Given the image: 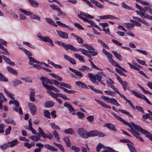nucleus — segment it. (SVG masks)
<instances>
[{"instance_id": "obj_18", "label": "nucleus", "mask_w": 152, "mask_h": 152, "mask_svg": "<svg viewBox=\"0 0 152 152\" xmlns=\"http://www.w3.org/2000/svg\"><path fill=\"white\" fill-rule=\"evenodd\" d=\"M31 91L30 94V100L32 102H34L35 101V90L34 89L31 88L30 89Z\"/></svg>"}, {"instance_id": "obj_3", "label": "nucleus", "mask_w": 152, "mask_h": 152, "mask_svg": "<svg viewBox=\"0 0 152 152\" xmlns=\"http://www.w3.org/2000/svg\"><path fill=\"white\" fill-rule=\"evenodd\" d=\"M82 16H84L90 19H93L94 18V16L91 15H90L88 14L87 13H85L83 12H80V14H78L77 15L78 17L86 22H88L89 23H90L91 25L94 26L95 23L93 21L90 20H88V19L83 17Z\"/></svg>"}, {"instance_id": "obj_59", "label": "nucleus", "mask_w": 152, "mask_h": 152, "mask_svg": "<svg viewBox=\"0 0 152 152\" xmlns=\"http://www.w3.org/2000/svg\"><path fill=\"white\" fill-rule=\"evenodd\" d=\"M50 7L53 9L56 10L58 11L60 9L59 7H58L56 5L54 4H51L50 5Z\"/></svg>"}, {"instance_id": "obj_33", "label": "nucleus", "mask_w": 152, "mask_h": 152, "mask_svg": "<svg viewBox=\"0 0 152 152\" xmlns=\"http://www.w3.org/2000/svg\"><path fill=\"white\" fill-rule=\"evenodd\" d=\"M79 70L82 72H83L85 71H91V69L88 66L85 65L82 66L79 68Z\"/></svg>"}, {"instance_id": "obj_20", "label": "nucleus", "mask_w": 152, "mask_h": 152, "mask_svg": "<svg viewBox=\"0 0 152 152\" xmlns=\"http://www.w3.org/2000/svg\"><path fill=\"white\" fill-rule=\"evenodd\" d=\"M78 49L79 50H80L81 53L87 56L88 58H90L91 60H92V58L90 55L88 53L89 51L87 50L84 49H82L81 48H79Z\"/></svg>"}, {"instance_id": "obj_10", "label": "nucleus", "mask_w": 152, "mask_h": 152, "mask_svg": "<svg viewBox=\"0 0 152 152\" xmlns=\"http://www.w3.org/2000/svg\"><path fill=\"white\" fill-rule=\"evenodd\" d=\"M28 105L31 113L34 115L37 112V109L34 103L31 102L28 103Z\"/></svg>"}, {"instance_id": "obj_64", "label": "nucleus", "mask_w": 152, "mask_h": 152, "mask_svg": "<svg viewBox=\"0 0 152 152\" xmlns=\"http://www.w3.org/2000/svg\"><path fill=\"white\" fill-rule=\"evenodd\" d=\"M43 86L46 88V89L48 91H51L52 90L53 86H50L47 84L44 85Z\"/></svg>"}, {"instance_id": "obj_42", "label": "nucleus", "mask_w": 152, "mask_h": 152, "mask_svg": "<svg viewBox=\"0 0 152 152\" xmlns=\"http://www.w3.org/2000/svg\"><path fill=\"white\" fill-rule=\"evenodd\" d=\"M49 74L53 77L59 81H62L63 80L62 78L57 75L53 73H50Z\"/></svg>"}, {"instance_id": "obj_7", "label": "nucleus", "mask_w": 152, "mask_h": 152, "mask_svg": "<svg viewBox=\"0 0 152 152\" xmlns=\"http://www.w3.org/2000/svg\"><path fill=\"white\" fill-rule=\"evenodd\" d=\"M37 37L41 40L45 42H48L50 44L51 46H54V44L52 40L50 39L48 36L44 37L41 36L40 34H39L37 35Z\"/></svg>"}, {"instance_id": "obj_48", "label": "nucleus", "mask_w": 152, "mask_h": 152, "mask_svg": "<svg viewBox=\"0 0 152 152\" xmlns=\"http://www.w3.org/2000/svg\"><path fill=\"white\" fill-rule=\"evenodd\" d=\"M123 88L124 91H126L127 89V86L129 84L126 81H123L121 83Z\"/></svg>"}, {"instance_id": "obj_51", "label": "nucleus", "mask_w": 152, "mask_h": 152, "mask_svg": "<svg viewBox=\"0 0 152 152\" xmlns=\"http://www.w3.org/2000/svg\"><path fill=\"white\" fill-rule=\"evenodd\" d=\"M30 138L34 141H37L39 140H40V138L38 137V136L33 135L30 137Z\"/></svg>"}, {"instance_id": "obj_16", "label": "nucleus", "mask_w": 152, "mask_h": 152, "mask_svg": "<svg viewBox=\"0 0 152 152\" xmlns=\"http://www.w3.org/2000/svg\"><path fill=\"white\" fill-rule=\"evenodd\" d=\"M58 35L61 38L67 39L68 38V35L65 32H62L58 30H56Z\"/></svg>"}, {"instance_id": "obj_5", "label": "nucleus", "mask_w": 152, "mask_h": 152, "mask_svg": "<svg viewBox=\"0 0 152 152\" xmlns=\"http://www.w3.org/2000/svg\"><path fill=\"white\" fill-rule=\"evenodd\" d=\"M106 55L107 56L109 61L113 65L117 67L122 70L124 71V72H127L124 68L121 67L118 63H117L112 59V58L113 56L111 53H109L106 54Z\"/></svg>"}, {"instance_id": "obj_17", "label": "nucleus", "mask_w": 152, "mask_h": 152, "mask_svg": "<svg viewBox=\"0 0 152 152\" xmlns=\"http://www.w3.org/2000/svg\"><path fill=\"white\" fill-rule=\"evenodd\" d=\"M69 69L70 70L75 73V75L78 77L79 78H80L83 76V73L79 71L74 69L70 67H69Z\"/></svg>"}, {"instance_id": "obj_35", "label": "nucleus", "mask_w": 152, "mask_h": 152, "mask_svg": "<svg viewBox=\"0 0 152 152\" xmlns=\"http://www.w3.org/2000/svg\"><path fill=\"white\" fill-rule=\"evenodd\" d=\"M121 5L122 7L124 9L129 10H134L133 8L126 4L124 2L122 3Z\"/></svg>"}, {"instance_id": "obj_54", "label": "nucleus", "mask_w": 152, "mask_h": 152, "mask_svg": "<svg viewBox=\"0 0 152 152\" xmlns=\"http://www.w3.org/2000/svg\"><path fill=\"white\" fill-rule=\"evenodd\" d=\"M88 61H90L91 66H92V67L93 68H94L97 70H102V69H101L99 68L98 66H97L96 65H95V64L90 59H89L88 60Z\"/></svg>"}, {"instance_id": "obj_57", "label": "nucleus", "mask_w": 152, "mask_h": 152, "mask_svg": "<svg viewBox=\"0 0 152 152\" xmlns=\"http://www.w3.org/2000/svg\"><path fill=\"white\" fill-rule=\"evenodd\" d=\"M35 144L34 143L29 144L28 142H25L24 143V146L27 147L28 149H30L32 146H33Z\"/></svg>"}, {"instance_id": "obj_26", "label": "nucleus", "mask_w": 152, "mask_h": 152, "mask_svg": "<svg viewBox=\"0 0 152 152\" xmlns=\"http://www.w3.org/2000/svg\"><path fill=\"white\" fill-rule=\"evenodd\" d=\"M88 76L92 83H96V75H94L92 73H89L88 74Z\"/></svg>"}, {"instance_id": "obj_12", "label": "nucleus", "mask_w": 152, "mask_h": 152, "mask_svg": "<svg viewBox=\"0 0 152 152\" xmlns=\"http://www.w3.org/2000/svg\"><path fill=\"white\" fill-rule=\"evenodd\" d=\"M136 7L140 11H143L144 13L146 12V11L150 12L152 10V9L149 6H146L143 8L137 3L136 4Z\"/></svg>"}, {"instance_id": "obj_62", "label": "nucleus", "mask_w": 152, "mask_h": 152, "mask_svg": "<svg viewBox=\"0 0 152 152\" xmlns=\"http://www.w3.org/2000/svg\"><path fill=\"white\" fill-rule=\"evenodd\" d=\"M102 152H114V151L112 148L108 147L105 148Z\"/></svg>"}, {"instance_id": "obj_32", "label": "nucleus", "mask_w": 152, "mask_h": 152, "mask_svg": "<svg viewBox=\"0 0 152 152\" xmlns=\"http://www.w3.org/2000/svg\"><path fill=\"white\" fill-rule=\"evenodd\" d=\"M7 69L9 72L12 74L15 75H17L18 74V72L16 70L10 66L7 67Z\"/></svg>"}, {"instance_id": "obj_52", "label": "nucleus", "mask_w": 152, "mask_h": 152, "mask_svg": "<svg viewBox=\"0 0 152 152\" xmlns=\"http://www.w3.org/2000/svg\"><path fill=\"white\" fill-rule=\"evenodd\" d=\"M98 42L101 44V45L105 48L109 49V47L106 44L103 42L102 40L99 39L98 40Z\"/></svg>"}, {"instance_id": "obj_56", "label": "nucleus", "mask_w": 152, "mask_h": 152, "mask_svg": "<svg viewBox=\"0 0 152 152\" xmlns=\"http://www.w3.org/2000/svg\"><path fill=\"white\" fill-rule=\"evenodd\" d=\"M44 115L45 117L48 118H50V112L48 110H46L44 112Z\"/></svg>"}, {"instance_id": "obj_15", "label": "nucleus", "mask_w": 152, "mask_h": 152, "mask_svg": "<svg viewBox=\"0 0 152 152\" xmlns=\"http://www.w3.org/2000/svg\"><path fill=\"white\" fill-rule=\"evenodd\" d=\"M64 106L65 107L68 108V110L69 112L71 113L72 115H75V110L71 106V105L66 102L64 103Z\"/></svg>"}, {"instance_id": "obj_46", "label": "nucleus", "mask_w": 152, "mask_h": 152, "mask_svg": "<svg viewBox=\"0 0 152 152\" xmlns=\"http://www.w3.org/2000/svg\"><path fill=\"white\" fill-rule=\"evenodd\" d=\"M83 46L86 47L87 49L93 51L95 50V49L91 45H88L86 43H84L83 45Z\"/></svg>"}, {"instance_id": "obj_30", "label": "nucleus", "mask_w": 152, "mask_h": 152, "mask_svg": "<svg viewBox=\"0 0 152 152\" xmlns=\"http://www.w3.org/2000/svg\"><path fill=\"white\" fill-rule=\"evenodd\" d=\"M2 57L3 60L7 64L12 65H15V63L12 62L9 58H7L4 55L2 56Z\"/></svg>"}, {"instance_id": "obj_45", "label": "nucleus", "mask_w": 152, "mask_h": 152, "mask_svg": "<svg viewBox=\"0 0 152 152\" xmlns=\"http://www.w3.org/2000/svg\"><path fill=\"white\" fill-rule=\"evenodd\" d=\"M96 80H97L102 85L104 86L105 85V83L102 80V76L99 75L98 74H96Z\"/></svg>"}, {"instance_id": "obj_39", "label": "nucleus", "mask_w": 152, "mask_h": 152, "mask_svg": "<svg viewBox=\"0 0 152 152\" xmlns=\"http://www.w3.org/2000/svg\"><path fill=\"white\" fill-rule=\"evenodd\" d=\"M110 102L113 104L117 106H120V104L118 103V101L114 98H111V100L110 101Z\"/></svg>"}, {"instance_id": "obj_8", "label": "nucleus", "mask_w": 152, "mask_h": 152, "mask_svg": "<svg viewBox=\"0 0 152 152\" xmlns=\"http://www.w3.org/2000/svg\"><path fill=\"white\" fill-rule=\"evenodd\" d=\"M77 133L82 138L88 137V133L84 129H79L77 131Z\"/></svg>"}, {"instance_id": "obj_23", "label": "nucleus", "mask_w": 152, "mask_h": 152, "mask_svg": "<svg viewBox=\"0 0 152 152\" xmlns=\"http://www.w3.org/2000/svg\"><path fill=\"white\" fill-rule=\"evenodd\" d=\"M99 17L101 19H113V18L118 19V18L114 17L112 15H103L102 16H100Z\"/></svg>"}, {"instance_id": "obj_63", "label": "nucleus", "mask_w": 152, "mask_h": 152, "mask_svg": "<svg viewBox=\"0 0 152 152\" xmlns=\"http://www.w3.org/2000/svg\"><path fill=\"white\" fill-rule=\"evenodd\" d=\"M78 117L80 118H82L84 117V114L83 113L78 112L77 113Z\"/></svg>"}, {"instance_id": "obj_37", "label": "nucleus", "mask_w": 152, "mask_h": 152, "mask_svg": "<svg viewBox=\"0 0 152 152\" xmlns=\"http://www.w3.org/2000/svg\"><path fill=\"white\" fill-rule=\"evenodd\" d=\"M30 4L33 7H37L39 5V3L36 1L34 0H28Z\"/></svg>"}, {"instance_id": "obj_28", "label": "nucleus", "mask_w": 152, "mask_h": 152, "mask_svg": "<svg viewBox=\"0 0 152 152\" xmlns=\"http://www.w3.org/2000/svg\"><path fill=\"white\" fill-rule=\"evenodd\" d=\"M28 58L29 60V64L33 66V65L34 64V63L38 64H39V62L33 58L31 56H29Z\"/></svg>"}, {"instance_id": "obj_47", "label": "nucleus", "mask_w": 152, "mask_h": 152, "mask_svg": "<svg viewBox=\"0 0 152 152\" xmlns=\"http://www.w3.org/2000/svg\"><path fill=\"white\" fill-rule=\"evenodd\" d=\"M127 145L131 152H137L135 149L133 145L129 143H127Z\"/></svg>"}, {"instance_id": "obj_14", "label": "nucleus", "mask_w": 152, "mask_h": 152, "mask_svg": "<svg viewBox=\"0 0 152 152\" xmlns=\"http://www.w3.org/2000/svg\"><path fill=\"white\" fill-rule=\"evenodd\" d=\"M42 82V84L44 86L45 85H47L45 83L48 84L50 85H52V82H51V80L48 79L46 77L42 76L40 79Z\"/></svg>"}, {"instance_id": "obj_19", "label": "nucleus", "mask_w": 152, "mask_h": 152, "mask_svg": "<svg viewBox=\"0 0 152 152\" xmlns=\"http://www.w3.org/2000/svg\"><path fill=\"white\" fill-rule=\"evenodd\" d=\"M71 35L77 39L78 42L80 44H83L84 40L82 38L73 33L71 34Z\"/></svg>"}, {"instance_id": "obj_31", "label": "nucleus", "mask_w": 152, "mask_h": 152, "mask_svg": "<svg viewBox=\"0 0 152 152\" xmlns=\"http://www.w3.org/2000/svg\"><path fill=\"white\" fill-rule=\"evenodd\" d=\"M4 121L7 124H11L14 126L16 125V123L14 120L10 118L5 119Z\"/></svg>"}, {"instance_id": "obj_25", "label": "nucleus", "mask_w": 152, "mask_h": 152, "mask_svg": "<svg viewBox=\"0 0 152 152\" xmlns=\"http://www.w3.org/2000/svg\"><path fill=\"white\" fill-rule=\"evenodd\" d=\"M105 126L108 128L110 130L116 131L117 130L115 129L114 125L109 123L105 124Z\"/></svg>"}, {"instance_id": "obj_24", "label": "nucleus", "mask_w": 152, "mask_h": 152, "mask_svg": "<svg viewBox=\"0 0 152 152\" xmlns=\"http://www.w3.org/2000/svg\"><path fill=\"white\" fill-rule=\"evenodd\" d=\"M95 100L98 103L102 106L107 108L111 109V107L109 105L106 104L104 102L97 99H95Z\"/></svg>"}, {"instance_id": "obj_34", "label": "nucleus", "mask_w": 152, "mask_h": 152, "mask_svg": "<svg viewBox=\"0 0 152 152\" xmlns=\"http://www.w3.org/2000/svg\"><path fill=\"white\" fill-rule=\"evenodd\" d=\"M39 133H37V135L39 137H40L41 136L43 138L44 137L46 134L44 133V132L42 130V128L39 127L38 128Z\"/></svg>"}, {"instance_id": "obj_41", "label": "nucleus", "mask_w": 152, "mask_h": 152, "mask_svg": "<svg viewBox=\"0 0 152 152\" xmlns=\"http://www.w3.org/2000/svg\"><path fill=\"white\" fill-rule=\"evenodd\" d=\"M18 107H14L12 108V110L13 111H15L17 113L19 112V113L20 115H22L23 114V112L21 107H19L18 108Z\"/></svg>"}, {"instance_id": "obj_49", "label": "nucleus", "mask_w": 152, "mask_h": 152, "mask_svg": "<svg viewBox=\"0 0 152 152\" xmlns=\"http://www.w3.org/2000/svg\"><path fill=\"white\" fill-rule=\"evenodd\" d=\"M64 140L67 146L68 147H70L71 145V143L69 141V138L67 137H66L64 138Z\"/></svg>"}, {"instance_id": "obj_4", "label": "nucleus", "mask_w": 152, "mask_h": 152, "mask_svg": "<svg viewBox=\"0 0 152 152\" xmlns=\"http://www.w3.org/2000/svg\"><path fill=\"white\" fill-rule=\"evenodd\" d=\"M17 139L14 140L7 143H4L0 145V148L2 150H5L8 148L9 147H12L18 143Z\"/></svg>"}, {"instance_id": "obj_1", "label": "nucleus", "mask_w": 152, "mask_h": 152, "mask_svg": "<svg viewBox=\"0 0 152 152\" xmlns=\"http://www.w3.org/2000/svg\"><path fill=\"white\" fill-rule=\"evenodd\" d=\"M112 114L118 120L122 122L124 124L128 126L129 127L131 128L129 130L130 131L131 133L139 140L143 142V140L141 137H140V134L138 132L136 131V129L134 130L132 127V125L131 123H129L125 121L124 119H122L121 117L117 115L114 113H112Z\"/></svg>"}, {"instance_id": "obj_40", "label": "nucleus", "mask_w": 152, "mask_h": 152, "mask_svg": "<svg viewBox=\"0 0 152 152\" xmlns=\"http://www.w3.org/2000/svg\"><path fill=\"white\" fill-rule=\"evenodd\" d=\"M45 20L49 24L56 27H57V25H56L55 22L53 21L51 19L48 18H45Z\"/></svg>"}, {"instance_id": "obj_38", "label": "nucleus", "mask_w": 152, "mask_h": 152, "mask_svg": "<svg viewBox=\"0 0 152 152\" xmlns=\"http://www.w3.org/2000/svg\"><path fill=\"white\" fill-rule=\"evenodd\" d=\"M45 106L47 108H50L53 107L54 103L52 101H50L46 102L45 103Z\"/></svg>"}, {"instance_id": "obj_53", "label": "nucleus", "mask_w": 152, "mask_h": 152, "mask_svg": "<svg viewBox=\"0 0 152 152\" xmlns=\"http://www.w3.org/2000/svg\"><path fill=\"white\" fill-rule=\"evenodd\" d=\"M0 81L3 82H7L8 79L5 77L2 73H0Z\"/></svg>"}, {"instance_id": "obj_44", "label": "nucleus", "mask_w": 152, "mask_h": 152, "mask_svg": "<svg viewBox=\"0 0 152 152\" xmlns=\"http://www.w3.org/2000/svg\"><path fill=\"white\" fill-rule=\"evenodd\" d=\"M132 92L133 94L135 96L140 98L142 99V96H143V95L142 94H141L140 93H138L137 92L133 90L132 91Z\"/></svg>"}, {"instance_id": "obj_29", "label": "nucleus", "mask_w": 152, "mask_h": 152, "mask_svg": "<svg viewBox=\"0 0 152 152\" xmlns=\"http://www.w3.org/2000/svg\"><path fill=\"white\" fill-rule=\"evenodd\" d=\"M99 134V132H97L96 130L91 131L88 133V137H93L98 136Z\"/></svg>"}, {"instance_id": "obj_13", "label": "nucleus", "mask_w": 152, "mask_h": 152, "mask_svg": "<svg viewBox=\"0 0 152 152\" xmlns=\"http://www.w3.org/2000/svg\"><path fill=\"white\" fill-rule=\"evenodd\" d=\"M136 7L140 11H143L144 13L146 12V11L150 12L152 10V9L149 6H146L143 8L137 3L136 4Z\"/></svg>"}, {"instance_id": "obj_11", "label": "nucleus", "mask_w": 152, "mask_h": 152, "mask_svg": "<svg viewBox=\"0 0 152 152\" xmlns=\"http://www.w3.org/2000/svg\"><path fill=\"white\" fill-rule=\"evenodd\" d=\"M136 7L140 11H143L144 13L146 12V11L150 12L152 10V9L149 6H146L143 8L137 3L136 4Z\"/></svg>"}, {"instance_id": "obj_2", "label": "nucleus", "mask_w": 152, "mask_h": 152, "mask_svg": "<svg viewBox=\"0 0 152 152\" xmlns=\"http://www.w3.org/2000/svg\"><path fill=\"white\" fill-rule=\"evenodd\" d=\"M131 123L135 129L138 130L143 134H145V137L152 141V134L150 132L143 129L141 126L135 124L133 122L131 121Z\"/></svg>"}, {"instance_id": "obj_61", "label": "nucleus", "mask_w": 152, "mask_h": 152, "mask_svg": "<svg viewBox=\"0 0 152 152\" xmlns=\"http://www.w3.org/2000/svg\"><path fill=\"white\" fill-rule=\"evenodd\" d=\"M60 88L61 89H62L66 93L70 94V93H73L74 92V91H71L68 90L66 88L62 87H60Z\"/></svg>"}, {"instance_id": "obj_6", "label": "nucleus", "mask_w": 152, "mask_h": 152, "mask_svg": "<svg viewBox=\"0 0 152 152\" xmlns=\"http://www.w3.org/2000/svg\"><path fill=\"white\" fill-rule=\"evenodd\" d=\"M19 10L22 13H23L27 16H30V18L32 19H36L39 21L40 20V17L35 15L32 14V12L30 11H26L22 8H19Z\"/></svg>"}, {"instance_id": "obj_55", "label": "nucleus", "mask_w": 152, "mask_h": 152, "mask_svg": "<svg viewBox=\"0 0 152 152\" xmlns=\"http://www.w3.org/2000/svg\"><path fill=\"white\" fill-rule=\"evenodd\" d=\"M64 132L66 133H68L71 134H72L74 133V131L72 129L69 128L65 130L64 131Z\"/></svg>"}, {"instance_id": "obj_27", "label": "nucleus", "mask_w": 152, "mask_h": 152, "mask_svg": "<svg viewBox=\"0 0 152 152\" xmlns=\"http://www.w3.org/2000/svg\"><path fill=\"white\" fill-rule=\"evenodd\" d=\"M75 84L78 86L81 87L83 88L88 89V87L83 83L80 81H77L75 82Z\"/></svg>"}, {"instance_id": "obj_60", "label": "nucleus", "mask_w": 152, "mask_h": 152, "mask_svg": "<svg viewBox=\"0 0 152 152\" xmlns=\"http://www.w3.org/2000/svg\"><path fill=\"white\" fill-rule=\"evenodd\" d=\"M118 111H119L121 112L122 113H124V114L127 115H129V116H130V117H133V116L131 115L129 113V112H128L125 111V110H121V109H119L118 110Z\"/></svg>"}, {"instance_id": "obj_58", "label": "nucleus", "mask_w": 152, "mask_h": 152, "mask_svg": "<svg viewBox=\"0 0 152 152\" xmlns=\"http://www.w3.org/2000/svg\"><path fill=\"white\" fill-rule=\"evenodd\" d=\"M53 134L55 138L57 140L59 141V135L56 131L55 130L53 131Z\"/></svg>"}, {"instance_id": "obj_21", "label": "nucleus", "mask_w": 152, "mask_h": 152, "mask_svg": "<svg viewBox=\"0 0 152 152\" xmlns=\"http://www.w3.org/2000/svg\"><path fill=\"white\" fill-rule=\"evenodd\" d=\"M44 147L46 149L52 151H57V149L56 148L49 144H45L44 145Z\"/></svg>"}, {"instance_id": "obj_50", "label": "nucleus", "mask_w": 152, "mask_h": 152, "mask_svg": "<svg viewBox=\"0 0 152 152\" xmlns=\"http://www.w3.org/2000/svg\"><path fill=\"white\" fill-rule=\"evenodd\" d=\"M107 85L110 87L112 88L113 86L114 82L113 80L110 78L107 80Z\"/></svg>"}, {"instance_id": "obj_9", "label": "nucleus", "mask_w": 152, "mask_h": 152, "mask_svg": "<svg viewBox=\"0 0 152 152\" xmlns=\"http://www.w3.org/2000/svg\"><path fill=\"white\" fill-rule=\"evenodd\" d=\"M63 48L66 50H68L69 49L73 51H79V50L77 49L73 45L69 44H66L64 43V46H63Z\"/></svg>"}, {"instance_id": "obj_36", "label": "nucleus", "mask_w": 152, "mask_h": 152, "mask_svg": "<svg viewBox=\"0 0 152 152\" xmlns=\"http://www.w3.org/2000/svg\"><path fill=\"white\" fill-rule=\"evenodd\" d=\"M112 53L119 60L122 61V58L121 55L118 53L112 50L111 51Z\"/></svg>"}, {"instance_id": "obj_22", "label": "nucleus", "mask_w": 152, "mask_h": 152, "mask_svg": "<svg viewBox=\"0 0 152 152\" xmlns=\"http://www.w3.org/2000/svg\"><path fill=\"white\" fill-rule=\"evenodd\" d=\"M44 147L46 149L52 151H57V149L56 148L49 144H45L44 145Z\"/></svg>"}, {"instance_id": "obj_43", "label": "nucleus", "mask_w": 152, "mask_h": 152, "mask_svg": "<svg viewBox=\"0 0 152 152\" xmlns=\"http://www.w3.org/2000/svg\"><path fill=\"white\" fill-rule=\"evenodd\" d=\"M20 49L23 52H24L26 55H27L29 56H30L32 55V54L31 52L27 50V49H25L23 48H20Z\"/></svg>"}]
</instances>
